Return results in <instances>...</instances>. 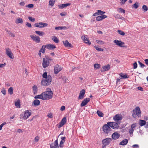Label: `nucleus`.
I'll return each instance as SVG.
<instances>
[{
    "mask_svg": "<svg viewBox=\"0 0 148 148\" xmlns=\"http://www.w3.org/2000/svg\"><path fill=\"white\" fill-rule=\"evenodd\" d=\"M65 109V107L64 106H61L60 108V110L61 111H63Z\"/></svg>",
    "mask_w": 148,
    "mask_h": 148,
    "instance_id": "nucleus-61",
    "label": "nucleus"
},
{
    "mask_svg": "<svg viewBox=\"0 0 148 148\" xmlns=\"http://www.w3.org/2000/svg\"><path fill=\"white\" fill-rule=\"evenodd\" d=\"M138 62L141 67L142 68H143L145 66L144 64H143L140 61H138Z\"/></svg>",
    "mask_w": 148,
    "mask_h": 148,
    "instance_id": "nucleus-48",
    "label": "nucleus"
},
{
    "mask_svg": "<svg viewBox=\"0 0 148 148\" xmlns=\"http://www.w3.org/2000/svg\"><path fill=\"white\" fill-rule=\"evenodd\" d=\"M52 39L55 43H58L59 42V40L58 39L57 37L55 36H54L52 37Z\"/></svg>",
    "mask_w": 148,
    "mask_h": 148,
    "instance_id": "nucleus-30",
    "label": "nucleus"
},
{
    "mask_svg": "<svg viewBox=\"0 0 148 148\" xmlns=\"http://www.w3.org/2000/svg\"><path fill=\"white\" fill-rule=\"evenodd\" d=\"M139 5V4L138 3L136 2L132 6V8L137 9Z\"/></svg>",
    "mask_w": 148,
    "mask_h": 148,
    "instance_id": "nucleus-34",
    "label": "nucleus"
},
{
    "mask_svg": "<svg viewBox=\"0 0 148 148\" xmlns=\"http://www.w3.org/2000/svg\"><path fill=\"white\" fill-rule=\"evenodd\" d=\"M32 114V111L31 110H26L25 111L24 116L23 118L26 120L29 118V117Z\"/></svg>",
    "mask_w": 148,
    "mask_h": 148,
    "instance_id": "nucleus-8",
    "label": "nucleus"
},
{
    "mask_svg": "<svg viewBox=\"0 0 148 148\" xmlns=\"http://www.w3.org/2000/svg\"><path fill=\"white\" fill-rule=\"evenodd\" d=\"M62 69V68L60 65L56 64L54 67V73L55 74H57Z\"/></svg>",
    "mask_w": 148,
    "mask_h": 148,
    "instance_id": "nucleus-10",
    "label": "nucleus"
},
{
    "mask_svg": "<svg viewBox=\"0 0 148 148\" xmlns=\"http://www.w3.org/2000/svg\"><path fill=\"white\" fill-rule=\"evenodd\" d=\"M43 100H47L52 97L53 93L51 91H47L42 93Z\"/></svg>",
    "mask_w": 148,
    "mask_h": 148,
    "instance_id": "nucleus-1",
    "label": "nucleus"
},
{
    "mask_svg": "<svg viewBox=\"0 0 148 148\" xmlns=\"http://www.w3.org/2000/svg\"><path fill=\"white\" fill-rule=\"evenodd\" d=\"M122 116L120 114H116L114 117L113 119L114 121L116 122H118L120 120H121L122 119Z\"/></svg>",
    "mask_w": 148,
    "mask_h": 148,
    "instance_id": "nucleus-13",
    "label": "nucleus"
},
{
    "mask_svg": "<svg viewBox=\"0 0 148 148\" xmlns=\"http://www.w3.org/2000/svg\"><path fill=\"white\" fill-rule=\"evenodd\" d=\"M30 37L34 41L38 43L40 42V38L38 36H34V35H32L30 36Z\"/></svg>",
    "mask_w": 148,
    "mask_h": 148,
    "instance_id": "nucleus-15",
    "label": "nucleus"
},
{
    "mask_svg": "<svg viewBox=\"0 0 148 148\" xmlns=\"http://www.w3.org/2000/svg\"><path fill=\"white\" fill-rule=\"evenodd\" d=\"M103 70H101V71H108L110 69V65L108 64L105 65L103 67Z\"/></svg>",
    "mask_w": 148,
    "mask_h": 148,
    "instance_id": "nucleus-25",
    "label": "nucleus"
},
{
    "mask_svg": "<svg viewBox=\"0 0 148 148\" xmlns=\"http://www.w3.org/2000/svg\"><path fill=\"white\" fill-rule=\"evenodd\" d=\"M34 98L35 99H40L43 100V97L42 93L40 95L36 96Z\"/></svg>",
    "mask_w": 148,
    "mask_h": 148,
    "instance_id": "nucleus-32",
    "label": "nucleus"
},
{
    "mask_svg": "<svg viewBox=\"0 0 148 148\" xmlns=\"http://www.w3.org/2000/svg\"><path fill=\"white\" fill-rule=\"evenodd\" d=\"M53 144L50 145V148H59L58 145V139L54 141V146H52Z\"/></svg>",
    "mask_w": 148,
    "mask_h": 148,
    "instance_id": "nucleus-20",
    "label": "nucleus"
},
{
    "mask_svg": "<svg viewBox=\"0 0 148 148\" xmlns=\"http://www.w3.org/2000/svg\"><path fill=\"white\" fill-rule=\"evenodd\" d=\"M52 81V77L50 75H48V78L45 79H42L41 82V85L44 86H47L51 84Z\"/></svg>",
    "mask_w": 148,
    "mask_h": 148,
    "instance_id": "nucleus-2",
    "label": "nucleus"
},
{
    "mask_svg": "<svg viewBox=\"0 0 148 148\" xmlns=\"http://www.w3.org/2000/svg\"><path fill=\"white\" fill-rule=\"evenodd\" d=\"M134 130V129L130 128L129 129V133L130 134H133Z\"/></svg>",
    "mask_w": 148,
    "mask_h": 148,
    "instance_id": "nucleus-56",
    "label": "nucleus"
},
{
    "mask_svg": "<svg viewBox=\"0 0 148 148\" xmlns=\"http://www.w3.org/2000/svg\"><path fill=\"white\" fill-rule=\"evenodd\" d=\"M71 4V3H68L59 5L58 6L59 8L62 9L65 7H66L67 6L70 5Z\"/></svg>",
    "mask_w": 148,
    "mask_h": 148,
    "instance_id": "nucleus-24",
    "label": "nucleus"
},
{
    "mask_svg": "<svg viewBox=\"0 0 148 148\" xmlns=\"http://www.w3.org/2000/svg\"><path fill=\"white\" fill-rule=\"evenodd\" d=\"M97 12L98 13V15L100 14L101 15H103V14L105 13V12L102 11L101 10H98Z\"/></svg>",
    "mask_w": 148,
    "mask_h": 148,
    "instance_id": "nucleus-47",
    "label": "nucleus"
},
{
    "mask_svg": "<svg viewBox=\"0 0 148 148\" xmlns=\"http://www.w3.org/2000/svg\"><path fill=\"white\" fill-rule=\"evenodd\" d=\"M112 138L113 139L116 140L120 137V134L118 132H114L112 135Z\"/></svg>",
    "mask_w": 148,
    "mask_h": 148,
    "instance_id": "nucleus-18",
    "label": "nucleus"
},
{
    "mask_svg": "<svg viewBox=\"0 0 148 148\" xmlns=\"http://www.w3.org/2000/svg\"><path fill=\"white\" fill-rule=\"evenodd\" d=\"M132 116L134 118H136L137 116L140 117L141 116V111L140 108L138 107H137L135 108V110H133Z\"/></svg>",
    "mask_w": 148,
    "mask_h": 148,
    "instance_id": "nucleus-3",
    "label": "nucleus"
},
{
    "mask_svg": "<svg viewBox=\"0 0 148 148\" xmlns=\"http://www.w3.org/2000/svg\"><path fill=\"white\" fill-rule=\"evenodd\" d=\"M128 142V140L127 139H125L123 140L122 141H121L119 143L120 145H126Z\"/></svg>",
    "mask_w": 148,
    "mask_h": 148,
    "instance_id": "nucleus-27",
    "label": "nucleus"
},
{
    "mask_svg": "<svg viewBox=\"0 0 148 148\" xmlns=\"http://www.w3.org/2000/svg\"><path fill=\"white\" fill-rule=\"evenodd\" d=\"M50 63V62L49 61L48 58H43L42 65L44 68H46L49 65Z\"/></svg>",
    "mask_w": 148,
    "mask_h": 148,
    "instance_id": "nucleus-6",
    "label": "nucleus"
},
{
    "mask_svg": "<svg viewBox=\"0 0 148 148\" xmlns=\"http://www.w3.org/2000/svg\"><path fill=\"white\" fill-rule=\"evenodd\" d=\"M94 68H96V69H99L100 67V65L98 64H94Z\"/></svg>",
    "mask_w": 148,
    "mask_h": 148,
    "instance_id": "nucleus-43",
    "label": "nucleus"
},
{
    "mask_svg": "<svg viewBox=\"0 0 148 148\" xmlns=\"http://www.w3.org/2000/svg\"><path fill=\"white\" fill-rule=\"evenodd\" d=\"M5 64L4 63V64H0V67L2 68L3 67L5 66Z\"/></svg>",
    "mask_w": 148,
    "mask_h": 148,
    "instance_id": "nucleus-63",
    "label": "nucleus"
},
{
    "mask_svg": "<svg viewBox=\"0 0 148 148\" xmlns=\"http://www.w3.org/2000/svg\"><path fill=\"white\" fill-rule=\"evenodd\" d=\"M90 99L88 98L85 99L81 103V106L82 107L86 105L87 103L90 101Z\"/></svg>",
    "mask_w": 148,
    "mask_h": 148,
    "instance_id": "nucleus-16",
    "label": "nucleus"
},
{
    "mask_svg": "<svg viewBox=\"0 0 148 148\" xmlns=\"http://www.w3.org/2000/svg\"><path fill=\"white\" fill-rule=\"evenodd\" d=\"M107 124L110 127L114 129H117L119 128V125L116 122H108Z\"/></svg>",
    "mask_w": 148,
    "mask_h": 148,
    "instance_id": "nucleus-5",
    "label": "nucleus"
},
{
    "mask_svg": "<svg viewBox=\"0 0 148 148\" xmlns=\"http://www.w3.org/2000/svg\"><path fill=\"white\" fill-rule=\"evenodd\" d=\"M55 3V0H50L49 2V4L51 6H53L54 5Z\"/></svg>",
    "mask_w": 148,
    "mask_h": 148,
    "instance_id": "nucleus-37",
    "label": "nucleus"
},
{
    "mask_svg": "<svg viewBox=\"0 0 148 148\" xmlns=\"http://www.w3.org/2000/svg\"><path fill=\"white\" fill-rule=\"evenodd\" d=\"M68 29L65 26H59V27H55V29L56 30H66Z\"/></svg>",
    "mask_w": 148,
    "mask_h": 148,
    "instance_id": "nucleus-26",
    "label": "nucleus"
},
{
    "mask_svg": "<svg viewBox=\"0 0 148 148\" xmlns=\"http://www.w3.org/2000/svg\"><path fill=\"white\" fill-rule=\"evenodd\" d=\"M43 78L45 79L48 78V75H47V73L46 72H45L42 75Z\"/></svg>",
    "mask_w": 148,
    "mask_h": 148,
    "instance_id": "nucleus-45",
    "label": "nucleus"
},
{
    "mask_svg": "<svg viewBox=\"0 0 148 148\" xmlns=\"http://www.w3.org/2000/svg\"><path fill=\"white\" fill-rule=\"evenodd\" d=\"M97 113L98 115L100 117H102L103 116V114L101 111L99 110H97Z\"/></svg>",
    "mask_w": 148,
    "mask_h": 148,
    "instance_id": "nucleus-36",
    "label": "nucleus"
},
{
    "mask_svg": "<svg viewBox=\"0 0 148 148\" xmlns=\"http://www.w3.org/2000/svg\"><path fill=\"white\" fill-rule=\"evenodd\" d=\"M145 63L147 64L148 65V59H146L145 60Z\"/></svg>",
    "mask_w": 148,
    "mask_h": 148,
    "instance_id": "nucleus-64",
    "label": "nucleus"
},
{
    "mask_svg": "<svg viewBox=\"0 0 148 148\" xmlns=\"http://www.w3.org/2000/svg\"><path fill=\"white\" fill-rule=\"evenodd\" d=\"M94 47L96 49L99 51H103V49L99 48L96 46H94Z\"/></svg>",
    "mask_w": 148,
    "mask_h": 148,
    "instance_id": "nucleus-46",
    "label": "nucleus"
},
{
    "mask_svg": "<svg viewBox=\"0 0 148 148\" xmlns=\"http://www.w3.org/2000/svg\"><path fill=\"white\" fill-rule=\"evenodd\" d=\"M142 9L144 10V12H146L148 10V7L146 5H143L142 7Z\"/></svg>",
    "mask_w": 148,
    "mask_h": 148,
    "instance_id": "nucleus-44",
    "label": "nucleus"
},
{
    "mask_svg": "<svg viewBox=\"0 0 148 148\" xmlns=\"http://www.w3.org/2000/svg\"><path fill=\"white\" fill-rule=\"evenodd\" d=\"M34 25L35 27L39 28H43L47 27L48 26V24L46 23L40 22L38 23H35Z\"/></svg>",
    "mask_w": 148,
    "mask_h": 148,
    "instance_id": "nucleus-7",
    "label": "nucleus"
},
{
    "mask_svg": "<svg viewBox=\"0 0 148 148\" xmlns=\"http://www.w3.org/2000/svg\"><path fill=\"white\" fill-rule=\"evenodd\" d=\"M120 76L122 78H127L129 77V76H127V75L125 74V75L123 74L122 73H121L120 74Z\"/></svg>",
    "mask_w": 148,
    "mask_h": 148,
    "instance_id": "nucleus-39",
    "label": "nucleus"
},
{
    "mask_svg": "<svg viewBox=\"0 0 148 148\" xmlns=\"http://www.w3.org/2000/svg\"><path fill=\"white\" fill-rule=\"evenodd\" d=\"M82 39L84 41L85 43L88 44V45H90L91 43L89 39L88 38L87 35L83 36L82 37Z\"/></svg>",
    "mask_w": 148,
    "mask_h": 148,
    "instance_id": "nucleus-14",
    "label": "nucleus"
},
{
    "mask_svg": "<svg viewBox=\"0 0 148 148\" xmlns=\"http://www.w3.org/2000/svg\"><path fill=\"white\" fill-rule=\"evenodd\" d=\"M107 17L105 15H103L101 16H98L96 17V20L97 21H99L104 19Z\"/></svg>",
    "mask_w": 148,
    "mask_h": 148,
    "instance_id": "nucleus-19",
    "label": "nucleus"
},
{
    "mask_svg": "<svg viewBox=\"0 0 148 148\" xmlns=\"http://www.w3.org/2000/svg\"><path fill=\"white\" fill-rule=\"evenodd\" d=\"M35 33L39 36H42L44 34V32L42 31H36Z\"/></svg>",
    "mask_w": 148,
    "mask_h": 148,
    "instance_id": "nucleus-33",
    "label": "nucleus"
},
{
    "mask_svg": "<svg viewBox=\"0 0 148 148\" xmlns=\"http://www.w3.org/2000/svg\"><path fill=\"white\" fill-rule=\"evenodd\" d=\"M137 64L136 62H135L133 64V68L134 69H136L137 68Z\"/></svg>",
    "mask_w": 148,
    "mask_h": 148,
    "instance_id": "nucleus-57",
    "label": "nucleus"
},
{
    "mask_svg": "<svg viewBox=\"0 0 148 148\" xmlns=\"http://www.w3.org/2000/svg\"><path fill=\"white\" fill-rule=\"evenodd\" d=\"M8 92L10 95H12L13 93V88L12 87H10L8 90Z\"/></svg>",
    "mask_w": 148,
    "mask_h": 148,
    "instance_id": "nucleus-38",
    "label": "nucleus"
},
{
    "mask_svg": "<svg viewBox=\"0 0 148 148\" xmlns=\"http://www.w3.org/2000/svg\"><path fill=\"white\" fill-rule=\"evenodd\" d=\"M138 90H139L141 91H143V89L141 87L139 86L138 87Z\"/></svg>",
    "mask_w": 148,
    "mask_h": 148,
    "instance_id": "nucleus-59",
    "label": "nucleus"
},
{
    "mask_svg": "<svg viewBox=\"0 0 148 148\" xmlns=\"http://www.w3.org/2000/svg\"><path fill=\"white\" fill-rule=\"evenodd\" d=\"M39 139V138L38 136H36L34 138V140L36 142H37Z\"/></svg>",
    "mask_w": 148,
    "mask_h": 148,
    "instance_id": "nucleus-58",
    "label": "nucleus"
},
{
    "mask_svg": "<svg viewBox=\"0 0 148 148\" xmlns=\"http://www.w3.org/2000/svg\"><path fill=\"white\" fill-rule=\"evenodd\" d=\"M146 122L144 120H139V123L140 126H143L146 124Z\"/></svg>",
    "mask_w": 148,
    "mask_h": 148,
    "instance_id": "nucleus-31",
    "label": "nucleus"
},
{
    "mask_svg": "<svg viewBox=\"0 0 148 148\" xmlns=\"http://www.w3.org/2000/svg\"><path fill=\"white\" fill-rule=\"evenodd\" d=\"M6 51V53L7 55L11 59H13L14 58L13 54L10 49L9 48H7L5 49Z\"/></svg>",
    "mask_w": 148,
    "mask_h": 148,
    "instance_id": "nucleus-9",
    "label": "nucleus"
},
{
    "mask_svg": "<svg viewBox=\"0 0 148 148\" xmlns=\"http://www.w3.org/2000/svg\"><path fill=\"white\" fill-rule=\"evenodd\" d=\"M1 92L4 95H5L6 94V91L4 88H3L1 90Z\"/></svg>",
    "mask_w": 148,
    "mask_h": 148,
    "instance_id": "nucleus-53",
    "label": "nucleus"
},
{
    "mask_svg": "<svg viewBox=\"0 0 148 148\" xmlns=\"http://www.w3.org/2000/svg\"><path fill=\"white\" fill-rule=\"evenodd\" d=\"M26 25L29 27L31 28L32 27V25L31 24L27 22H26L25 23Z\"/></svg>",
    "mask_w": 148,
    "mask_h": 148,
    "instance_id": "nucleus-52",
    "label": "nucleus"
},
{
    "mask_svg": "<svg viewBox=\"0 0 148 148\" xmlns=\"http://www.w3.org/2000/svg\"><path fill=\"white\" fill-rule=\"evenodd\" d=\"M34 6L33 4H29L27 5L26 6V7L29 8H33Z\"/></svg>",
    "mask_w": 148,
    "mask_h": 148,
    "instance_id": "nucleus-51",
    "label": "nucleus"
},
{
    "mask_svg": "<svg viewBox=\"0 0 148 148\" xmlns=\"http://www.w3.org/2000/svg\"><path fill=\"white\" fill-rule=\"evenodd\" d=\"M97 42L99 44H104V42L102 40H96Z\"/></svg>",
    "mask_w": 148,
    "mask_h": 148,
    "instance_id": "nucleus-49",
    "label": "nucleus"
},
{
    "mask_svg": "<svg viewBox=\"0 0 148 148\" xmlns=\"http://www.w3.org/2000/svg\"><path fill=\"white\" fill-rule=\"evenodd\" d=\"M118 11L119 12H122L123 14H124L125 13V10L121 8H119Z\"/></svg>",
    "mask_w": 148,
    "mask_h": 148,
    "instance_id": "nucleus-42",
    "label": "nucleus"
},
{
    "mask_svg": "<svg viewBox=\"0 0 148 148\" xmlns=\"http://www.w3.org/2000/svg\"><path fill=\"white\" fill-rule=\"evenodd\" d=\"M136 127V123H133L131 125V128L132 129H133L135 128Z\"/></svg>",
    "mask_w": 148,
    "mask_h": 148,
    "instance_id": "nucleus-54",
    "label": "nucleus"
},
{
    "mask_svg": "<svg viewBox=\"0 0 148 148\" xmlns=\"http://www.w3.org/2000/svg\"><path fill=\"white\" fill-rule=\"evenodd\" d=\"M114 43H115L116 45L120 47H126L125 46H122V45L124 44V42L121 41V40H115L113 41Z\"/></svg>",
    "mask_w": 148,
    "mask_h": 148,
    "instance_id": "nucleus-11",
    "label": "nucleus"
},
{
    "mask_svg": "<svg viewBox=\"0 0 148 148\" xmlns=\"http://www.w3.org/2000/svg\"><path fill=\"white\" fill-rule=\"evenodd\" d=\"M111 141L112 139L111 138H108L102 140V142L103 145H107L110 144Z\"/></svg>",
    "mask_w": 148,
    "mask_h": 148,
    "instance_id": "nucleus-12",
    "label": "nucleus"
},
{
    "mask_svg": "<svg viewBox=\"0 0 148 148\" xmlns=\"http://www.w3.org/2000/svg\"><path fill=\"white\" fill-rule=\"evenodd\" d=\"M102 129L103 132L107 134H108L112 130L111 128L107 123L106 124H105L103 126Z\"/></svg>",
    "mask_w": 148,
    "mask_h": 148,
    "instance_id": "nucleus-4",
    "label": "nucleus"
},
{
    "mask_svg": "<svg viewBox=\"0 0 148 148\" xmlns=\"http://www.w3.org/2000/svg\"><path fill=\"white\" fill-rule=\"evenodd\" d=\"M66 117H64L61 121L59 125L58 126V127L60 128V127H62L64 124L66 123Z\"/></svg>",
    "mask_w": 148,
    "mask_h": 148,
    "instance_id": "nucleus-17",
    "label": "nucleus"
},
{
    "mask_svg": "<svg viewBox=\"0 0 148 148\" xmlns=\"http://www.w3.org/2000/svg\"><path fill=\"white\" fill-rule=\"evenodd\" d=\"M64 141L61 140L59 146L61 147H63V145L64 144Z\"/></svg>",
    "mask_w": 148,
    "mask_h": 148,
    "instance_id": "nucleus-55",
    "label": "nucleus"
},
{
    "mask_svg": "<svg viewBox=\"0 0 148 148\" xmlns=\"http://www.w3.org/2000/svg\"><path fill=\"white\" fill-rule=\"evenodd\" d=\"M85 93V90L84 89H82L80 91V94L79 95L78 98L79 99H82L84 97Z\"/></svg>",
    "mask_w": 148,
    "mask_h": 148,
    "instance_id": "nucleus-21",
    "label": "nucleus"
},
{
    "mask_svg": "<svg viewBox=\"0 0 148 148\" xmlns=\"http://www.w3.org/2000/svg\"><path fill=\"white\" fill-rule=\"evenodd\" d=\"M33 89L34 91V93L35 94L36 93L37 91V86L36 85H34L33 87Z\"/></svg>",
    "mask_w": 148,
    "mask_h": 148,
    "instance_id": "nucleus-35",
    "label": "nucleus"
},
{
    "mask_svg": "<svg viewBox=\"0 0 148 148\" xmlns=\"http://www.w3.org/2000/svg\"><path fill=\"white\" fill-rule=\"evenodd\" d=\"M117 32L119 34L122 36H124L125 35V33L122 30H118Z\"/></svg>",
    "mask_w": 148,
    "mask_h": 148,
    "instance_id": "nucleus-40",
    "label": "nucleus"
},
{
    "mask_svg": "<svg viewBox=\"0 0 148 148\" xmlns=\"http://www.w3.org/2000/svg\"><path fill=\"white\" fill-rule=\"evenodd\" d=\"M45 48H46V45L45 46L43 45L42 47V50H44L45 51Z\"/></svg>",
    "mask_w": 148,
    "mask_h": 148,
    "instance_id": "nucleus-62",
    "label": "nucleus"
},
{
    "mask_svg": "<svg viewBox=\"0 0 148 148\" xmlns=\"http://www.w3.org/2000/svg\"><path fill=\"white\" fill-rule=\"evenodd\" d=\"M56 48V46L54 45L48 44L46 45V48L49 50H52Z\"/></svg>",
    "mask_w": 148,
    "mask_h": 148,
    "instance_id": "nucleus-23",
    "label": "nucleus"
},
{
    "mask_svg": "<svg viewBox=\"0 0 148 148\" xmlns=\"http://www.w3.org/2000/svg\"><path fill=\"white\" fill-rule=\"evenodd\" d=\"M19 4L20 5L22 6H24V5L25 4V3L23 1L21 2Z\"/></svg>",
    "mask_w": 148,
    "mask_h": 148,
    "instance_id": "nucleus-60",
    "label": "nucleus"
},
{
    "mask_svg": "<svg viewBox=\"0 0 148 148\" xmlns=\"http://www.w3.org/2000/svg\"><path fill=\"white\" fill-rule=\"evenodd\" d=\"M63 44L66 47H72V45L67 40L63 41Z\"/></svg>",
    "mask_w": 148,
    "mask_h": 148,
    "instance_id": "nucleus-22",
    "label": "nucleus"
},
{
    "mask_svg": "<svg viewBox=\"0 0 148 148\" xmlns=\"http://www.w3.org/2000/svg\"><path fill=\"white\" fill-rule=\"evenodd\" d=\"M40 101L38 99H35L33 102V103L34 105V106H38L40 104Z\"/></svg>",
    "mask_w": 148,
    "mask_h": 148,
    "instance_id": "nucleus-28",
    "label": "nucleus"
},
{
    "mask_svg": "<svg viewBox=\"0 0 148 148\" xmlns=\"http://www.w3.org/2000/svg\"><path fill=\"white\" fill-rule=\"evenodd\" d=\"M15 105L17 108H20L21 104L19 100H18L16 102H15Z\"/></svg>",
    "mask_w": 148,
    "mask_h": 148,
    "instance_id": "nucleus-29",
    "label": "nucleus"
},
{
    "mask_svg": "<svg viewBox=\"0 0 148 148\" xmlns=\"http://www.w3.org/2000/svg\"><path fill=\"white\" fill-rule=\"evenodd\" d=\"M28 18L29 21L32 22H34L35 21V18H32L31 17H28Z\"/></svg>",
    "mask_w": 148,
    "mask_h": 148,
    "instance_id": "nucleus-50",
    "label": "nucleus"
},
{
    "mask_svg": "<svg viewBox=\"0 0 148 148\" xmlns=\"http://www.w3.org/2000/svg\"><path fill=\"white\" fill-rule=\"evenodd\" d=\"M17 23H23V20L22 18H19L16 20Z\"/></svg>",
    "mask_w": 148,
    "mask_h": 148,
    "instance_id": "nucleus-41",
    "label": "nucleus"
}]
</instances>
